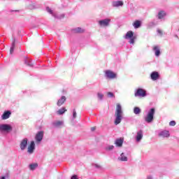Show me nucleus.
<instances>
[{
  "instance_id": "nucleus-1",
  "label": "nucleus",
  "mask_w": 179,
  "mask_h": 179,
  "mask_svg": "<svg viewBox=\"0 0 179 179\" xmlns=\"http://www.w3.org/2000/svg\"><path fill=\"white\" fill-rule=\"evenodd\" d=\"M115 117V125H118V124H120L121 121H122V108L120 103L116 104Z\"/></svg>"
},
{
  "instance_id": "nucleus-2",
  "label": "nucleus",
  "mask_w": 179,
  "mask_h": 179,
  "mask_svg": "<svg viewBox=\"0 0 179 179\" xmlns=\"http://www.w3.org/2000/svg\"><path fill=\"white\" fill-rule=\"evenodd\" d=\"M155 113H156V109H155V108H151L148 111L147 116L145 117V122H148V124H150V122H152L153 121V118Z\"/></svg>"
},
{
  "instance_id": "nucleus-3",
  "label": "nucleus",
  "mask_w": 179,
  "mask_h": 179,
  "mask_svg": "<svg viewBox=\"0 0 179 179\" xmlns=\"http://www.w3.org/2000/svg\"><path fill=\"white\" fill-rule=\"evenodd\" d=\"M124 38H126V40H128L129 38L130 40L129 43L130 44H134L136 37L134 36V32L132 31H129L127 32Z\"/></svg>"
},
{
  "instance_id": "nucleus-4",
  "label": "nucleus",
  "mask_w": 179,
  "mask_h": 179,
  "mask_svg": "<svg viewBox=\"0 0 179 179\" xmlns=\"http://www.w3.org/2000/svg\"><path fill=\"white\" fill-rule=\"evenodd\" d=\"M135 97H146V90L139 88L134 94Z\"/></svg>"
},
{
  "instance_id": "nucleus-5",
  "label": "nucleus",
  "mask_w": 179,
  "mask_h": 179,
  "mask_svg": "<svg viewBox=\"0 0 179 179\" xmlns=\"http://www.w3.org/2000/svg\"><path fill=\"white\" fill-rule=\"evenodd\" d=\"M12 131V127L9 124H0V131L1 132H9Z\"/></svg>"
},
{
  "instance_id": "nucleus-6",
  "label": "nucleus",
  "mask_w": 179,
  "mask_h": 179,
  "mask_svg": "<svg viewBox=\"0 0 179 179\" xmlns=\"http://www.w3.org/2000/svg\"><path fill=\"white\" fill-rule=\"evenodd\" d=\"M43 138H44V131H38L35 136V141H36L38 143H40V142L43 141Z\"/></svg>"
},
{
  "instance_id": "nucleus-7",
  "label": "nucleus",
  "mask_w": 179,
  "mask_h": 179,
  "mask_svg": "<svg viewBox=\"0 0 179 179\" xmlns=\"http://www.w3.org/2000/svg\"><path fill=\"white\" fill-rule=\"evenodd\" d=\"M105 75L108 79H115V78H117V74L110 70H107L105 72Z\"/></svg>"
},
{
  "instance_id": "nucleus-8",
  "label": "nucleus",
  "mask_w": 179,
  "mask_h": 179,
  "mask_svg": "<svg viewBox=\"0 0 179 179\" xmlns=\"http://www.w3.org/2000/svg\"><path fill=\"white\" fill-rule=\"evenodd\" d=\"M110 22H111V20L105 19V20L99 21V24L101 27H107V26H108L110 24Z\"/></svg>"
},
{
  "instance_id": "nucleus-9",
  "label": "nucleus",
  "mask_w": 179,
  "mask_h": 179,
  "mask_svg": "<svg viewBox=\"0 0 179 179\" xmlns=\"http://www.w3.org/2000/svg\"><path fill=\"white\" fill-rule=\"evenodd\" d=\"M34 149H36V144L34 143V141H31V143L28 146L27 152L29 155H31L34 153Z\"/></svg>"
},
{
  "instance_id": "nucleus-10",
  "label": "nucleus",
  "mask_w": 179,
  "mask_h": 179,
  "mask_svg": "<svg viewBox=\"0 0 179 179\" xmlns=\"http://www.w3.org/2000/svg\"><path fill=\"white\" fill-rule=\"evenodd\" d=\"M27 142H29V140L27 138H24L22 141H21L20 144V148L21 150H24V149L27 148Z\"/></svg>"
},
{
  "instance_id": "nucleus-11",
  "label": "nucleus",
  "mask_w": 179,
  "mask_h": 179,
  "mask_svg": "<svg viewBox=\"0 0 179 179\" xmlns=\"http://www.w3.org/2000/svg\"><path fill=\"white\" fill-rule=\"evenodd\" d=\"M150 78L152 80H157V79L160 78V75L159 74V72L153 71L150 75Z\"/></svg>"
},
{
  "instance_id": "nucleus-12",
  "label": "nucleus",
  "mask_w": 179,
  "mask_h": 179,
  "mask_svg": "<svg viewBox=\"0 0 179 179\" xmlns=\"http://www.w3.org/2000/svg\"><path fill=\"white\" fill-rule=\"evenodd\" d=\"M66 101V97L63 96L60 99L58 100L57 105L58 106V107H61V106H62V104H64Z\"/></svg>"
},
{
  "instance_id": "nucleus-13",
  "label": "nucleus",
  "mask_w": 179,
  "mask_h": 179,
  "mask_svg": "<svg viewBox=\"0 0 179 179\" xmlns=\"http://www.w3.org/2000/svg\"><path fill=\"white\" fill-rule=\"evenodd\" d=\"M142 138H143V131H142V130H140L139 131L137 132V136L136 137V141L141 142Z\"/></svg>"
},
{
  "instance_id": "nucleus-14",
  "label": "nucleus",
  "mask_w": 179,
  "mask_h": 179,
  "mask_svg": "<svg viewBox=\"0 0 179 179\" xmlns=\"http://www.w3.org/2000/svg\"><path fill=\"white\" fill-rule=\"evenodd\" d=\"M10 114H11V113L9 110L4 112L1 116L2 120H8V118H9V117H10Z\"/></svg>"
},
{
  "instance_id": "nucleus-15",
  "label": "nucleus",
  "mask_w": 179,
  "mask_h": 179,
  "mask_svg": "<svg viewBox=\"0 0 179 179\" xmlns=\"http://www.w3.org/2000/svg\"><path fill=\"white\" fill-rule=\"evenodd\" d=\"M115 145L116 146H118L119 148H121L122 146V143H124V138H117L115 141Z\"/></svg>"
},
{
  "instance_id": "nucleus-16",
  "label": "nucleus",
  "mask_w": 179,
  "mask_h": 179,
  "mask_svg": "<svg viewBox=\"0 0 179 179\" xmlns=\"http://www.w3.org/2000/svg\"><path fill=\"white\" fill-rule=\"evenodd\" d=\"M159 136H162V138H169L170 136V133L169 131H163L159 134Z\"/></svg>"
},
{
  "instance_id": "nucleus-17",
  "label": "nucleus",
  "mask_w": 179,
  "mask_h": 179,
  "mask_svg": "<svg viewBox=\"0 0 179 179\" xmlns=\"http://www.w3.org/2000/svg\"><path fill=\"white\" fill-rule=\"evenodd\" d=\"M122 5H124V3L122 1H117L113 2V6H114V7L122 6Z\"/></svg>"
},
{
  "instance_id": "nucleus-18",
  "label": "nucleus",
  "mask_w": 179,
  "mask_h": 179,
  "mask_svg": "<svg viewBox=\"0 0 179 179\" xmlns=\"http://www.w3.org/2000/svg\"><path fill=\"white\" fill-rule=\"evenodd\" d=\"M141 22L139 20H136L134 23H133V26L134 27V29H139V27H141Z\"/></svg>"
},
{
  "instance_id": "nucleus-19",
  "label": "nucleus",
  "mask_w": 179,
  "mask_h": 179,
  "mask_svg": "<svg viewBox=\"0 0 179 179\" xmlns=\"http://www.w3.org/2000/svg\"><path fill=\"white\" fill-rule=\"evenodd\" d=\"M153 50L155 52L156 57H159V55H160V48H159V46H154Z\"/></svg>"
},
{
  "instance_id": "nucleus-20",
  "label": "nucleus",
  "mask_w": 179,
  "mask_h": 179,
  "mask_svg": "<svg viewBox=\"0 0 179 179\" xmlns=\"http://www.w3.org/2000/svg\"><path fill=\"white\" fill-rule=\"evenodd\" d=\"M62 125H64V122L57 120L55 122H53V126L56 127V128H58V127H61Z\"/></svg>"
},
{
  "instance_id": "nucleus-21",
  "label": "nucleus",
  "mask_w": 179,
  "mask_h": 179,
  "mask_svg": "<svg viewBox=\"0 0 179 179\" xmlns=\"http://www.w3.org/2000/svg\"><path fill=\"white\" fill-rule=\"evenodd\" d=\"M66 108H60L59 110H57V114L58 115H62V114H64V113H66Z\"/></svg>"
},
{
  "instance_id": "nucleus-22",
  "label": "nucleus",
  "mask_w": 179,
  "mask_h": 179,
  "mask_svg": "<svg viewBox=\"0 0 179 179\" xmlns=\"http://www.w3.org/2000/svg\"><path fill=\"white\" fill-rule=\"evenodd\" d=\"M15 40L13 41L12 46L10 49V54H13V51H15V47H16V45L15 43Z\"/></svg>"
},
{
  "instance_id": "nucleus-23",
  "label": "nucleus",
  "mask_w": 179,
  "mask_h": 179,
  "mask_svg": "<svg viewBox=\"0 0 179 179\" xmlns=\"http://www.w3.org/2000/svg\"><path fill=\"white\" fill-rule=\"evenodd\" d=\"M119 159L121 160V162H128V158L124 155V153L121 154Z\"/></svg>"
},
{
  "instance_id": "nucleus-24",
  "label": "nucleus",
  "mask_w": 179,
  "mask_h": 179,
  "mask_svg": "<svg viewBox=\"0 0 179 179\" xmlns=\"http://www.w3.org/2000/svg\"><path fill=\"white\" fill-rule=\"evenodd\" d=\"M166 16V13H164V11H160L158 13V18L159 19H163V17Z\"/></svg>"
},
{
  "instance_id": "nucleus-25",
  "label": "nucleus",
  "mask_w": 179,
  "mask_h": 179,
  "mask_svg": "<svg viewBox=\"0 0 179 179\" xmlns=\"http://www.w3.org/2000/svg\"><path fill=\"white\" fill-rule=\"evenodd\" d=\"M36 167H38V164L37 163L29 165L30 170H34Z\"/></svg>"
},
{
  "instance_id": "nucleus-26",
  "label": "nucleus",
  "mask_w": 179,
  "mask_h": 179,
  "mask_svg": "<svg viewBox=\"0 0 179 179\" xmlns=\"http://www.w3.org/2000/svg\"><path fill=\"white\" fill-rule=\"evenodd\" d=\"M75 33H83L85 30L82 29L80 27H78L76 29H74Z\"/></svg>"
},
{
  "instance_id": "nucleus-27",
  "label": "nucleus",
  "mask_w": 179,
  "mask_h": 179,
  "mask_svg": "<svg viewBox=\"0 0 179 179\" xmlns=\"http://www.w3.org/2000/svg\"><path fill=\"white\" fill-rule=\"evenodd\" d=\"M134 114H141V108L135 107L134 109Z\"/></svg>"
},
{
  "instance_id": "nucleus-28",
  "label": "nucleus",
  "mask_w": 179,
  "mask_h": 179,
  "mask_svg": "<svg viewBox=\"0 0 179 179\" xmlns=\"http://www.w3.org/2000/svg\"><path fill=\"white\" fill-rule=\"evenodd\" d=\"M108 97H115V95L111 92H107Z\"/></svg>"
},
{
  "instance_id": "nucleus-29",
  "label": "nucleus",
  "mask_w": 179,
  "mask_h": 179,
  "mask_svg": "<svg viewBox=\"0 0 179 179\" xmlns=\"http://www.w3.org/2000/svg\"><path fill=\"white\" fill-rule=\"evenodd\" d=\"M113 149H114V145H109L106 148V150H113Z\"/></svg>"
},
{
  "instance_id": "nucleus-30",
  "label": "nucleus",
  "mask_w": 179,
  "mask_h": 179,
  "mask_svg": "<svg viewBox=\"0 0 179 179\" xmlns=\"http://www.w3.org/2000/svg\"><path fill=\"white\" fill-rule=\"evenodd\" d=\"M169 125H170V127H175V125H176V121H174V120L171 121V122H169Z\"/></svg>"
},
{
  "instance_id": "nucleus-31",
  "label": "nucleus",
  "mask_w": 179,
  "mask_h": 179,
  "mask_svg": "<svg viewBox=\"0 0 179 179\" xmlns=\"http://www.w3.org/2000/svg\"><path fill=\"white\" fill-rule=\"evenodd\" d=\"M97 96L99 99H100V100H101L103 97H104V95H103L102 94H100V92H98Z\"/></svg>"
},
{
  "instance_id": "nucleus-32",
  "label": "nucleus",
  "mask_w": 179,
  "mask_h": 179,
  "mask_svg": "<svg viewBox=\"0 0 179 179\" xmlns=\"http://www.w3.org/2000/svg\"><path fill=\"white\" fill-rule=\"evenodd\" d=\"M73 118H76V109H73Z\"/></svg>"
},
{
  "instance_id": "nucleus-33",
  "label": "nucleus",
  "mask_w": 179,
  "mask_h": 179,
  "mask_svg": "<svg viewBox=\"0 0 179 179\" xmlns=\"http://www.w3.org/2000/svg\"><path fill=\"white\" fill-rule=\"evenodd\" d=\"M46 9H47L48 13H50L51 15H52V10H51V8H50L49 7H47Z\"/></svg>"
},
{
  "instance_id": "nucleus-34",
  "label": "nucleus",
  "mask_w": 179,
  "mask_h": 179,
  "mask_svg": "<svg viewBox=\"0 0 179 179\" xmlns=\"http://www.w3.org/2000/svg\"><path fill=\"white\" fill-rule=\"evenodd\" d=\"M157 33L160 34V36H163V31H162L161 29H158Z\"/></svg>"
},
{
  "instance_id": "nucleus-35",
  "label": "nucleus",
  "mask_w": 179,
  "mask_h": 179,
  "mask_svg": "<svg viewBox=\"0 0 179 179\" xmlns=\"http://www.w3.org/2000/svg\"><path fill=\"white\" fill-rule=\"evenodd\" d=\"M71 179H78V176L74 175V176H73L71 177Z\"/></svg>"
},
{
  "instance_id": "nucleus-36",
  "label": "nucleus",
  "mask_w": 179,
  "mask_h": 179,
  "mask_svg": "<svg viewBox=\"0 0 179 179\" xmlns=\"http://www.w3.org/2000/svg\"><path fill=\"white\" fill-rule=\"evenodd\" d=\"M91 131H92V132L94 131H96V127H92V128H91Z\"/></svg>"
},
{
  "instance_id": "nucleus-37",
  "label": "nucleus",
  "mask_w": 179,
  "mask_h": 179,
  "mask_svg": "<svg viewBox=\"0 0 179 179\" xmlns=\"http://www.w3.org/2000/svg\"><path fill=\"white\" fill-rule=\"evenodd\" d=\"M5 176H2L0 179H5Z\"/></svg>"
},
{
  "instance_id": "nucleus-38",
  "label": "nucleus",
  "mask_w": 179,
  "mask_h": 179,
  "mask_svg": "<svg viewBox=\"0 0 179 179\" xmlns=\"http://www.w3.org/2000/svg\"><path fill=\"white\" fill-rule=\"evenodd\" d=\"M148 179H152L150 177H148Z\"/></svg>"
}]
</instances>
